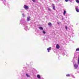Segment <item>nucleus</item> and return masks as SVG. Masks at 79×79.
I'll return each instance as SVG.
<instances>
[{
	"label": "nucleus",
	"mask_w": 79,
	"mask_h": 79,
	"mask_svg": "<svg viewBox=\"0 0 79 79\" xmlns=\"http://www.w3.org/2000/svg\"><path fill=\"white\" fill-rule=\"evenodd\" d=\"M23 7L25 10H28L29 9V7L26 5H24Z\"/></svg>",
	"instance_id": "nucleus-1"
},
{
	"label": "nucleus",
	"mask_w": 79,
	"mask_h": 79,
	"mask_svg": "<svg viewBox=\"0 0 79 79\" xmlns=\"http://www.w3.org/2000/svg\"><path fill=\"white\" fill-rule=\"evenodd\" d=\"M74 68H75V69H77V68H78V65L75 64L74 65Z\"/></svg>",
	"instance_id": "nucleus-2"
},
{
	"label": "nucleus",
	"mask_w": 79,
	"mask_h": 79,
	"mask_svg": "<svg viewBox=\"0 0 79 79\" xmlns=\"http://www.w3.org/2000/svg\"><path fill=\"white\" fill-rule=\"evenodd\" d=\"M56 48L57 49H59L60 48V46L59 45L57 44L56 45Z\"/></svg>",
	"instance_id": "nucleus-3"
},
{
	"label": "nucleus",
	"mask_w": 79,
	"mask_h": 79,
	"mask_svg": "<svg viewBox=\"0 0 79 79\" xmlns=\"http://www.w3.org/2000/svg\"><path fill=\"white\" fill-rule=\"evenodd\" d=\"M52 5L53 10H55V4H52Z\"/></svg>",
	"instance_id": "nucleus-4"
},
{
	"label": "nucleus",
	"mask_w": 79,
	"mask_h": 79,
	"mask_svg": "<svg viewBox=\"0 0 79 79\" xmlns=\"http://www.w3.org/2000/svg\"><path fill=\"white\" fill-rule=\"evenodd\" d=\"M76 10L77 12V13L79 12V9H78V8H76Z\"/></svg>",
	"instance_id": "nucleus-5"
},
{
	"label": "nucleus",
	"mask_w": 79,
	"mask_h": 79,
	"mask_svg": "<svg viewBox=\"0 0 79 79\" xmlns=\"http://www.w3.org/2000/svg\"><path fill=\"white\" fill-rule=\"evenodd\" d=\"M48 25L51 27L52 26V23H48Z\"/></svg>",
	"instance_id": "nucleus-6"
},
{
	"label": "nucleus",
	"mask_w": 79,
	"mask_h": 79,
	"mask_svg": "<svg viewBox=\"0 0 79 79\" xmlns=\"http://www.w3.org/2000/svg\"><path fill=\"white\" fill-rule=\"evenodd\" d=\"M37 77H38V79H40V76L39 74L37 75Z\"/></svg>",
	"instance_id": "nucleus-7"
},
{
	"label": "nucleus",
	"mask_w": 79,
	"mask_h": 79,
	"mask_svg": "<svg viewBox=\"0 0 79 79\" xmlns=\"http://www.w3.org/2000/svg\"><path fill=\"white\" fill-rule=\"evenodd\" d=\"M27 20L28 21H30V17H28L27 18Z\"/></svg>",
	"instance_id": "nucleus-8"
},
{
	"label": "nucleus",
	"mask_w": 79,
	"mask_h": 79,
	"mask_svg": "<svg viewBox=\"0 0 79 79\" xmlns=\"http://www.w3.org/2000/svg\"><path fill=\"white\" fill-rule=\"evenodd\" d=\"M47 50H51V47L48 48Z\"/></svg>",
	"instance_id": "nucleus-9"
},
{
	"label": "nucleus",
	"mask_w": 79,
	"mask_h": 79,
	"mask_svg": "<svg viewBox=\"0 0 79 79\" xmlns=\"http://www.w3.org/2000/svg\"><path fill=\"white\" fill-rule=\"evenodd\" d=\"M39 29H41V30H43V28H42V27H40Z\"/></svg>",
	"instance_id": "nucleus-10"
},
{
	"label": "nucleus",
	"mask_w": 79,
	"mask_h": 79,
	"mask_svg": "<svg viewBox=\"0 0 79 79\" xmlns=\"http://www.w3.org/2000/svg\"><path fill=\"white\" fill-rule=\"evenodd\" d=\"M66 76H67V77H69V76H70V75H69V74H68L66 75Z\"/></svg>",
	"instance_id": "nucleus-11"
},
{
	"label": "nucleus",
	"mask_w": 79,
	"mask_h": 79,
	"mask_svg": "<svg viewBox=\"0 0 79 79\" xmlns=\"http://www.w3.org/2000/svg\"><path fill=\"white\" fill-rule=\"evenodd\" d=\"M66 14V10H64V15H65Z\"/></svg>",
	"instance_id": "nucleus-12"
},
{
	"label": "nucleus",
	"mask_w": 79,
	"mask_h": 79,
	"mask_svg": "<svg viewBox=\"0 0 79 79\" xmlns=\"http://www.w3.org/2000/svg\"><path fill=\"white\" fill-rule=\"evenodd\" d=\"M78 63L79 64V56L78 57Z\"/></svg>",
	"instance_id": "nucleus-13"
},
{
	"label": "nucleus",
	"mask_w": 79,
	"mask_h": 79,
	"mask_svg": "<svg viewBox=\"0 0 79 79\" xmlns=\"http://www.w3.org/2000/svg\"><path fill=\"white\" fill-rule=\"evenodd\" d=\"M76 51H79V48H77V49H76Z\"/></svg>",
	"instance_id": "nucleus-14"
},
{
	"label": "nucleus",
	"mask_w": 79,
	"mask_h": 79,
	"mask_svg": "<svg viewBox=\"0 0 79 79\" xmlns=\"http://www.w3.org/2000/svg\"><path fill=\"white\" fill-rule=\"evenodd\" d=\"M65 28L66 29V30H67L68 29V27H67V26H65Z\"/></svg>",
	"instance_id": "nucleus-15"
},
{
	"label": "nucleus",
	"mask_w": 79,
	"mask_h": 79,
	"mask_svg": "<svg viewBox=\"0 0 79 79\" xmlns=\"http://www.w3.org/2000/svg\"><path fill=\"white\" fill-rule=\"evenodd\" d=\"M43 34H46V32H45V31H43Z\"/></svg>",
	"instance_id": "nucleus-16"
},
{
	"label": "nucleus",
	"mask_w": 79,
	"mask_h": 79,
	"mask_svg": "<svg viewBox=\"0 0 79 79\" xmlns=\"http://www.w3.org/2000/svg\"><path fill=\"white\" fill-rule=\"evenodd\" d=\"M26 75L27 77H29V76L27 74H26Z\"/></svg>",
	"instance_id": "nucleus-17"
},
{
	"label": "nucleus",
	"mask_w": 79,
	"mask_h": 79,
	"mask_svg": "<svg viewBox=\"0 0 79 79\" xmlns=\"http://www.w3.org/2000/svg\"><path fill=\"white\" fill-rule=\"evenodd\" d=\"M65 1L66 2H68L69 1V0H65Z\"/></svg>",
	"instance_id": "nucleus-18"
},
{
	"label": "nucleus",
	"mask_w": 79,
	"mask_h": 79,
	"mask_svg": "<svg viewBox=\"0 0 79 79\" xmlns=\"http://www.w3.org/2000/svg\"><path fill=\"white\" fill-rule=\"evenodd\" d=\"M32 1H33V2H35V0H32Z\"/></svg>",
	"instance_id": "nucleus-19"
},
{
	"label": "nucleus",
	"mask_w": 79,
	"mask_h": 79,
	"mask_svg": "<svg viewBox=\"0 0 79 79\" xmlns=\"http://www.w3.org/2000/svg\"><path fill=\"white\" fill-rule=\"evenodd\" d=\"M48 11H50V10H51L49 8H48Z\"/></svg>",
	"instance_id": "nucleus-20"
},
{
	"label": "nucleus",
	"mask_w": 79,
	"mask_h": 79,
	"mask_svg": "<svg viewBox=\"0 0 79 79\" xmlns=\"http://www.w3.org/2000/svg\"><path fill=\"white\" fill-rule=\"evenodd\" d=\"M57 24H60V23H59V22H57Z\"/></svg>",
	"instance_id": "nucleus-21"
},
{
	"label": "nucleus",
	"mask_w": 79,
	"mask_h": 79,
	"mask_svg": "<svg viewBox=\"0 0 79 79\" xmlns=\"http://www.w3.org/2000/svg\"><path fill=\"white\" fill-rule=\"evenodd\" d=\"M48 52H50V51H49V50H48Z\"/></svg>",
	"instance_id": "nucleus-22"
}]
</instances>
